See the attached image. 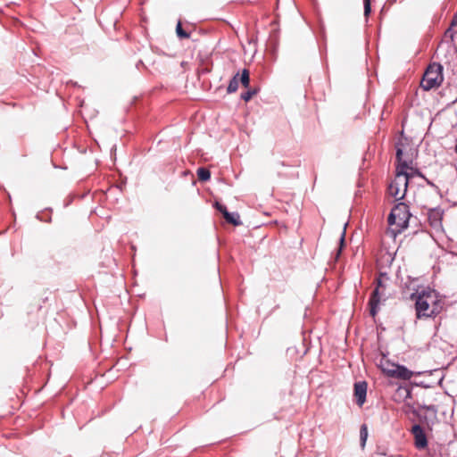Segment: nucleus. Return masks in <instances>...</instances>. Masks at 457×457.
<instances>
[{"label": "nucleus", "instance_id": "f257e3e1", "mask_svg": "<svg viewBox=\"0 0 457 457\" xmlns=\"http://www.w3.org/2000/svg\"><path fill=\"white\" fill-rule=\"evenodd\" d=\"M411 298L415 299L418 319L435 317L443 309V303L438 299L437 294L434 290H422L417 295L412 294Z\"/></svg>", "mask_w": 457, "mask_h": 457}, {"label": "nucleus", "instance_id": "f03ea898", "mask_svg": "<svg viewBox=\"0 0 457 457\" xmlns=\"http://www.w3.org/2000/svg\"><path fill=\"white\" fill-rule=\"evenodd\" d=\"M411 214L409 206L405 203H398L391 210L388 215V224L391 227L389 233L393 237H396L408 228L409 220Z\"/></svg>", "mask_w": 457, "mask_h": 457}, {"label": "nucleus", "instance_id": "7ed1b4c3", "mask_svg": "<svg viewBox=\"0 0 457 457\" xmlns=\"http://www.w3.org/2000/svg\"><path fill=\"white\" fill-rule=\"evenodd\" d=\"M410 174L407 171V165L404 163L401 171H396L394 180L388 186V194L395 200L403 199L407 192Z\"/></svg>", "mask_w": 457, "mask_h": 457}, {"label": "nucleus", "instance_id": "20e7f679", "mask_svg": "<svg viewBox=\"0 0 457 457\" xmlns=\"http://www.w3.org/2000/svg\"><path fill=\"white\" fill-rule=\"evenodd\" d=\"M443 80V67L441 64L434 62L427 68L420 85L424 90H430L438 87Z\"/></svg>", "mask_w": 457, "mask_h": 457}, {"label": "nucleus", "instance_id": "39448f33", "mask_svg": "<svg viewBox=\"0 0 457 457\" xmlns=\"http://www.w3.org/2000/svg\"><path fill=\"white\" fill-rule=\"evenodd\" d=\"M388 278L386 274L381 273L379 277L376 279L377 286L375 289L373 290L370 300H369V306H370V314L372 317H375L379 310V303L381 296L384 295V289L386 288L385 280H387Z\"/></svg>", "mask_w": 457, "mask_h": 457}, {"label": "nucleus", "instance_id": "423d86ee", "mask_svg": "<svg viewBox=\"0 0 457 457\" xmlns=\"http://www.w3.org/2000/svg\"><path fill=\"white\" fill-rule=\"evenodd\" d=\"M411 433L414 437V445L417 449H425L428 446V439L424 429L419 424L412 426Z\"/></svg>", "mask_w": 457, "mask_h": 457}, {"label": "nucleus", "instance_id": "0eeeda50", "mask_svg": "<svg viewBox=\"0 0 457 457\" xmlns=\"http://www.w3.org/2000/svg\"><path fill=\"white\" fill-rule=\"evenodd\" d=\"M396 161L398 162L396 166V171H401L403 165L405 163L407 165V170H412L411 164L412 161L410 158L405 157V154L403 153V144H396Z\"/></svg>", "mask_w": 457, "mask_h": 457}, {"label": "nucleus", "instance_id": "6e6552de", "mask_svg": "<svg viewBox=\"0 0 457 457\" xmlns=\"http://www.w3.org/2000/svg\"><path fill=\"white\" fill-rule=\"evenodd\" d=\"M387 371H388V377L394 378L404 379V380L411 379L412 378V376L414 375L413 371L408 370L405 366L399 365V364L397 365V367H395V370H387Z\"/></svg>", "mask_w": 457, "mask_h": 457}, {"label": "nucleus", "instance_id": "1a4fd4ad", "mask_svg": "<svg viewBox=\"0 0 457 457\" xmlns=\"http://www.w3.org/2000/svg\"><path fill=\"white\" fill-rule=\"evenodd\" d=\"M367 395V383L365 381H360L354 384V396L356 397V403L359 406L366 401Z\"/></svg>", "mask_w": 457, "mask_h": 457}, {"label": "nucleus", "instance_id": "9d476101", "mask_svg": "<svg viewBox=\"0 0 457 457\" xmlns=\"http://www.w3.org/2000/svg\"><path fill=\"white\" fill-rule=\"evenodd\" d=\"M443 212L440 209H429L428 212V219L433 227H437L441 223Z\"/></svg>", "mask_w": 457, "mask_h": 457}, {"label": "nucleus", "instance_id": "9b49d317", "mask_svg": "<svg viewBox=\"0 0 457 457\" xmlns=\"http://www.w3.org/2000/svg\"><path fill=\"white\" fill-rule=\"evenodd\" d=\"M223 217L227 222L235 226L240 225V217L237 212H228L227 208H224Z\"/></svg>", "mask_w": 457, "mask_h": 457}, {"label": "nucleus", "instance_id": "f8f14e48", "mask_svg": "<svg viewBox=\"0 0 457 457\" xmlns=\"http://www.w3.org/2000/svg\"><path fill=\"white\" fill-rule=\"evenodd\" d=\"M239 72H237L229 81L227 91L228 93H234L237 90L239 86Z\"/></svg>", "mask_w": 457, "mask_h": 457}, {"label": "nucleus", "instance_id": "ddd939ff", "mask_svg": "<svg viewBox=\"0 0 457 457\" xmlns=\"http://www.w3.org/2000/svg\"><path fill=\"white\" fill-rule=\"evenodd\" d=\"M403 408H404V412L405 413L411 412L413 415H415L420 420V421L422 422V421H424L426 420V417L422 416L421 413L420 412V411L416 410L411 404L406 403Z\"/></svg>", "mask_w": 457, "mask_h": 457}, {"label": "nucleus", "instance_id": "4468645a", "mask_svg": "<svg viewBox=\"0 0 457 457\" xmlns=\"http://www.w3.org/2000/svg\"><path fill=\"white\" fill-rule=\"evenodd\" d=\"M367 438H368V427L366 424H362L360 428V444H361V447L362 449L365 447Z\"/></svg>", "mask_w": 457, "mask_h": 457}, {"label": "nucleus", "instance_id": "2eb2a0df", "mask_svg": "<svg viewBox=\"0 0 457 457\" xmlns=\"http://www.w3.org/2000/svg\"><path fill=\"white\" fill-rule=\"evenodd\" d=\"M397 365L398 364L392 363V362H390L387 360L381 361V363H380V367H381V370H382L383 373H385L387 377H388V371L387 370H395V367H397Z\"/></svg>", "mask_w": 457, "mask_h": 457}, {"label": "nucleus", "instance_id": "dca6fc26", "mask_svg": "<svg viewBox=\"0 0 457 457\" xmlns=\"http://www.w3.org/2000/svg\"><path fill=\"white\" fill-rule=\"evenodd\" d=\"M239 82L244 87H248L250 84V75L246 69H244L242 74L238 77Z\"/></svg>", "mask_w": 457, "mask_h": 457}, {"label": "nucleus", "instance_id": "f3484780", "mask_svg": "<svg viewBox=\"0 0 457 457\" xmlns=\"http://www.w3.org/2000/svg\"><path fill=\"white\" fill-rule=\"evenodd\" d=\"M176 33L179 38H187L189 37V33L183 29L182 24L180 21L178 22L176 27Z\"/></svg>", "mask_w": 457, "mask_h": 457}, {"label": "nucleus", "instance_id": "a211bd4d", "mask_svg": "<svg viewBox=\"0 0 457 457\" xmlns=\"http://www.w3.org/2000/svg\"><path fill=\"white\" fill-rule=\"evenodd\" d=\"M396 394L403 397L404 400L411 398V390L408 387H399Z\"/></svg>", "mask_w": 457, "mask_h": 457}, {"label": "nucleus", "instance_id": "6ab92c4d", "mask_svg": "<svg viewBox=\"0 0 457 457\" xmlns=\"http://www.w3.org/2000/svg\"><path fill=\"white\" fill-rule=\"evenodd\" d=\"M257 93V90L256 89H252V90H247L246 92H244L242 93L241 95V98L245 101V102H248L249 100L252 99V97L256 95Z\"/></svg>", "mask_w": 457, "mask_h": 457}, {"label": "nucleus", "instance_id": "aec40b11", "mask_svg": "<svg viewBox=\"0 0 457 457\" xmlns=\"http://www.w3.org/2000/svg\"><path fill=\"white\" fill-rule=\"evenodd\" d=\"M364 16L368 17L371 12L370 0H363Z\"/></svg>", "mask_w": 457, "mask_h": 457}, {"label": "nucleus", "instance_id": "412c9836", "mask_svg": "<svg viewBox=\"0 0 457 457\" xmlns=\"http://www.w3.org/2000/svg\"><path fill=\"white\" fill-rule=\"evenodd\" d=\"M211 178V173L209 170L205 168H202V182L209 180Z\"/></svg>", "mask_w": 457, "mask_h": 457}, {"label": "nucleus", "instance_id": "4be33fe9", "mask_svg": "<svg viewBox=\"0 0 457 457\" xmlns=\"http://www.w3.org/2000/svg\"><path fill=\"white\" fill-rule=\"evenodd\" d=\"M345 228H344V231L342 232V234H341V236H340V239H339V241H340V246H339V249H338V252H337V257H338V256H339V254H340V253H341V251H342V248H343V246L345 245Z\"/></svg>", "mask_w": 457, "mask_h": 457}, {"label": "nucleus", "instance_id": "5701e85b", "mask_svg": "<svg viewBox=\"0 0 457 457\" xmlns=\"http://www.w3.org/2000/svg\"><path fill=\"white\" fill-rule=\"evenodd\" d=\"M420 409H424V410H427V411H431L434 415H436V408L435 405H422V406L420 407Z\"/></svg>", "mask_w": 457, "mask_h": 457}, {"label": "nucleus", "instance_id": "b1692460", "mask_svg": "<svg viewBox=\"0 0 457 457\" xmlns=\"http://www.w3.org/2000/svg\"><path fill=\"white\" fill-rule=\"evenodd\" d=\"M420 409H424V410H427V411H431L434 415H436V408L435 405H422V406L420 407Z\"/></svg>", "mask_w": 457, "mask_h": 457}, {"label": "nucleus", "instance_id": "393cba45", "mask_svg": "<svg viewBox=\"0 0 457 457\" xmlns=\"http://www.w3.org/2000/svg\"><path fill=\"white\" fill-rule=\"evenodd\" d=\"M410 172L408 171V173L410 174V179L411 177H413V175L417 174V175H420V172L418 170H415L412 168V170H409Z\"/></svg>", "mask_w": 457, "mask_h": 457}, {"label": "nucleus", "instance_id": "a878e982", "mask_svg": "<svg viewBox=\"0 0 457 457\" xmlns=\"http://www.w3.org/2000/svg\"><path fill=\"white\" fill-rule=\"evenodd\" d=\"M216 207L223 214L224 208H226V207L224 205H222V204H220L219 203L216 204Z\"/></svg>", "mask_w": 457, "mask_h": 457}, {"label": "nucleus", "instance_id": "bb28decb", "mask_svg": "<svg viewBox=\"0 0 457 457\" xmlns=\"http://www.w3.org/2000/svg\"><path fill=\"white\" fill-rule=\"evenodd\" d=\"M208 72L210 71V69L208 68H204V62H202V70H201V72L204 73V72Z\"/></svg>", "mask_w": 457, "mask_h": 457}, {"label": "nucleus", "instance_id": "cd10ccee", "mask_svg": "<svg viewBox=\"0 0 457 457\" xmlns=\"http://www.w3.org/2000/svg\"><path fill=\"white\" fill-rule=\"evenodd\" d=\"M195 174H196L197 178L200 179V167L196 168Z\"/></svg>", "mask_w": 457, "mask_h": 457}, {"label": "nucleus", "instance_id": "c85d7f7f", "mask_svg": "<svg viewBox=\"0 0 457 457\" xmlns=\"http://www.w3.org/2000/svg\"><path fill=\"white\" fill-rule=\"evenodd\" d=\"M392 2H395V0H391Z\"/></svg>", "mask_w": 457, "mask_h": 457}]
</instances>
